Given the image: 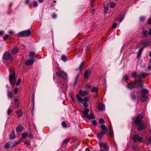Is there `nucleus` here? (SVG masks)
<instances>
[{"label":"nucleus","mask_w":151,"mask_h":151,"mask_svg":"<svg viewBox=\"0 0 151 151\" xmlns=\"http://www.w3.org/2000/svg\"><path fill=\"white\" fill-rule=\"evenodd\" d=\"M100 128L101 131L97 134V136L99 139H101L105 134H107L108 132L107 128L104 124H101Z\"/></svg>","instance_id":"1"},{"label":"nucleus","mask_w":151,"mask_h":151,"mask_svg":"<svg viewBox=\"0 0 151 151\" xmlns=\"http://www.w3.org/2000/svg\"><path fill=\"white\" fill-rule=\"evenodd\" d=\"M10 72L9 76L10 83L11 85H14L15 84L16 81L15 71L14 70L11 69Z\"/></svg>","instance_id":"2"},{"label":"nucleus","mask_w":151,"mask_h":151,"mask_svg":"<svg viewBox=\"0 0 151 151\" xmlns=\"http://www.w3.org/2000/svg\"><path fill=\"white\" fill-rule=\"evenodd\" d=\"M88 94V93L86 91H83L80 90L79 91V94H77L76 97L78 101L80 102H83V99L81 96H84L87 95Z\"/></svg>","instance_id":"3"},{"label":"nucleus","mask_w":151,"mask_h":151,"mask_svg":"<svg viewBox=\"0 0 151 151\" xmlns=\"http://www.w3.org/2000/svg\"><path fill=\"white\" fill-rule=\"evenodd\" d=\"M143 118L142 115L139 114L137 116L134 118L133 119V122L136 125L139 124L142 122Z\"/></svg>","instance_id":"4"},{"label":"nucleus","mask_w":151,"mask_h":151,"mask_svg":"<svg viewBox=\"0 0 151 151\" xmlns=\"http://www.w3.org/2000/svg\"><path fill=\"white\" fill-rule=\"evenodd\" d=\"M31 34V32L29 29L22 31L18 33V37H26Z\"/></svg>","instance_id":"5"},{"label":"nucleus","mask_w":151,"mask_h":151,"mask_svg":"<svg viewBox=\"0 0 151 151\" xmlns=\"http://www.w3.org/2000/svg\"><path fill=\"white\" fill-rule=\"evenodd\" d=\"M56 74L58 76H60L64 79L66 78L67 76L66 73L61 70H59L58 72H56Z\"/></svg>","instance_id":"6"},{"label":"nucleus","mask_w":151,"mask_h":151,"mask_svg":"<svg viewBox=\"0 0 151 151\" xmlns=\"http://www.w3.org/2000/svg\"><path fill=\"white\" fill-rule=\"evenodd\" d=\"M137 126V129L139 130H141L145 129L146 127V124L144 123L141 122L139 124L136 125Z\"/></svg>","instance_id":"7"},{"label":"nucleus","mask_w":151,"mask_h":151,"mask_svg":"<svg viewBox=\"0 0 151 151\" xmlns=\"http://www.w3.org/2000/svg\"><path fill=\"white\" fill-rule=\"evenodd\" d=\"M133 139L135 142H141L142 140V137H139L138 135L136 134L133 136Z\"/></svg>","instance_id":"8"},{"label":"nucleus","mask_w":151,"mask_h":151,"mask_svg":"<svg viewBox=\"0 0 151 151\" xmlns=\"http://www.w3.org/2000/svg\"><path fill=\"white\" fill-rule=\"evenodd\" d=\"M91 75V70L90 69H88L85 71L84 74V77L86 79L90 77Z\"/></svg>","instance_id":"9"},{"label":"nucleus","mask_w":151,"mask_h":151,"mask_svg":"<svg viewBox=\"0 0 151 151\" xmlns=\"http://www.w3.org/2000/svg\"><path fill=\"white\" fill-rule=\"evenodd\" d=\"M99 145L101 148H104L105 150L108 151L109 147L106 144L100 142Z\"/></svg>","instance_id":"10"},{"label":"nucleus","mask_w":151,"mask_h":151,"mask_svg":"<svg viewBox=\"0 0 151 151\" xmlns=\"http://www.w3.org/2000/svg\"><path fill=\"white\" fill-rule=\"evenodd\" d=\"M88 101V99L87 97H85L83 99V105L86 107L88 106V105L87 103V101Z\"/></svg>","instance_id":"11"},{"label":"nucleus","mask_w":151,"mask_h":151,"mask_svg":"<svg viewBox=\"0 0 151 151\" xmlns=\"http://www.w3.org/2000/svg\"><path fill=\"white\" fill-rule=\"evenodd\" d=\"M147 95L145 94H142L140 97V100L142 102H145L146 101L147 99Z\"/></svg>","instance_id":"12"},{"label":"nucleus","mask_w":151,"mask_h":151,"mask_svg":"<svg viewBox=\"0 0 151 151\" xmlns=\"http://www.w3.org/2000/svg\"><path fill=\"white\" fill-rule=\"evenodd\" d=\"M134 80L137 82L138 83V85L141 87L142 88L143 87V83L142 82L140 79L137 80L136 78H134Z\"/></svg>","instance_id":"13"},{"label":"nucleus","mask_w":151,"mask_h":151,"mask_svg":"<svg viewBox=\"0 0 151 151\" xmlns=\"http://www.w3.org/2000/svg\"><path fill=\"white\" fill-rule=\"evenodd\" d=\"M34 61V60L33 59H27L26 61V64L27 65H31L33 64Z\"/></svg>","instance_id":"14"},{"label":"nucleus","mask_w":151,"mask_h":151,"mask_svg":"<svg viewBox=\"0 0 151 151\" xmlns=\"http://www.w3.org/2000/svg\"><path fill=\"white\" fill-rule=\"evenodd\" d=\"M10 58V54L8 52H6L5 53L3 56V58L4 60H8Z\"/></svg>","instance_id":"15"},{"label":"nucleus","mask_w":151,"mask_h":151,"mask_svg":"<svg viewBox=\"0 0 151 151\" xmlns=\"http://www.w3.org/2000/svg\"><path fill=\"white\" fill-rule=\"evenodd\" d=\"M130 96L131 99L134 100H135L138 98V96L137 95H137L136 94H135L134 92L133 93L131 94Z\"/></svg>","instance_id":"16"},{"label":"nucleus","mask_w":151,"mask_h":151,"mask_svg":"<svg viewBox=\"0 0 151 151\" xmlns=\"http://www.w3.org/2000/svg\"><path fill=\"white\" fill-rule=\"evenodd\" d=\"M98 108L99 111H103L105 109V106L102 103H100L99 104Z\"/></svg>","instance_id":"17"},{"label":"nucleus","mask_w":151,"mask_h":151,"mask_svg":"<svg viewBox=\"0 0 151 151\" xmlns=\"http://www.w3.org/2000/svg\"><path fill=\"white\" fill-rule=\"evenodd\" d=\"M79 76H80L79 74L78 73L77 75L75 78L74 83L73 84L74 87H75L76 86V85H77V83L78 82V80L79 78Z\"/></svg>","instance_id":"18"},{"label":"nucleus","mask_w":151,"mask_h":151,"mask_svg":"<svg viewBox=\"0 0 151 151\" xmlns=\"http://www.w3.org/2000/svg\"><path fill=\"white\" fill-rule=\"evenodd\" d=\"M9 138L10 139H13L15 138L16 136L15 134L14 131L13 130L12 132L9 134Z\"/></svg>","instance_id":"19"},{"label":"nucleus","mask_w":151,"mask_h":151,"mask_svg":"<svg viewBox=\"0 0 151 151\" xmlns=\"http://www.w3.org/2000/svg\"><path fill=\"white\" fill-rule=\"evenodd\" d=\"M89 119H93L95 117L94 116V114L92 113H90L89 115H88L86 116Z\"/></svg>","instance_id":"20"},{"label":"nucleus","mask_w":151,"mask_h":151,"mask_svg":"<svg viewBox=\"0 0 151 151\" xmlns=\"http://www.w3.org/2000/svg\"><path fill=\"white\" fill-rule=\"evenodd\" d=\"M109 133L110 136L112 137L113 136V131L112 127L110 126H109Z\"/></svg>","instance_id":"21"},{"label":"nucleus","mask_w":151,"mask_h":151,"mask_svg":"<svg viewBox=\"0 0 151 151\" xmlns=\"http://www.w3.org/2000/svg\"><path fill=\"white\" fill-rule=\"evenodd\" d=\"M23 129V128L22 126L20 125H18L16 127V130L17 132H19L21 131Z\"/></svg>","instance_id":"22"},{"label":"nucleus","mask_w":151,"mask_h":151,"mask_svg":"<svg viewBox=\"0 0 151 151\" xmlns=\"http://www.w3.org/2000/svg\"><path fill=\"white\" fill-rule=\"evenodd\" d=\"M16 114L17 115L18 117H20L22 116L23 114V112L22 111L20 110H18L16 112Z\"/></svg>","instance_id":"23"},{"label":"nucleus","mask_w":151,"mask_h":151,"mask_svg":"<svg viewBox=\"0 0 151 151\" xmlns=\"http://www.w3.org/2000/svg\"><path fill=\"white\" fill-rule=\"evenodd\" d=\"M19 50V49L18 48L14 47L12 50V52L13 54H15L17 53Z\"/></svg>","instance_id":"24"},{"label":"nucleus","mask_w":151,"mask_h":151,"mask_svg":"<svg viewBox=\"0 0 151 151\" xmlns=\"http://www.w3.org/2000/svg\"><path fill=\"white\" fill-rule=\"evenodd\" d=\"M35 55V53L33 51H31L29 53V57L30 58H34Z\"/></svg>","instance_id":"25"},{"label":"nucleus","mask_w":151,"mask_h":151,"mask_svg":"<svg viewBox=\"0 0 151 151\" xmlns=\"http://www.w3.org/2000/svg\"><path fill=\"white\" fill-rule=\"evenodd\" d=\"M141 92L142 94H145V95H147L148 94V91L146 88H142Z\"/></svg>","instance_id":"26"},{"label":"nucleus","mask_w":151,"mask_h":151,"mask_svg":"<svg viewBox=\"0 0 151 151\" xmlns=\"http://www.w3.org/2000/svg\"><path fill=\"white\" fill-rule=\"evenodd\" d=\"M89 111L88 109L87 108H85L84 109V110L83 111V112L84 115L87 116L88 115Z\"/></svg>","instance_id":"27"},{"label":"nucleus","mask_w":151,"mask_h":151,"mask_svg":"<svg viewBox=\"0 0 151 151\" xmlns=\"http://www.w3.org/2000/svg\"><path fill=\"white\" fill-rule=\"evenodd\" d=\"M141 74L142 75V78H144L145 77L149 76V74L143 72H141Z\"/></svg>","instance_id":"28"},{"label":"nucleus","mask_w":151,"mask_h":151,"mask_svg":"<svg viewBox=\"0 0 151 151\" xmlns=\"http://www.w3.org/2000/svg\"><path fill=\"white\" fill-rule=\"evenodd\" d=\"M143 48H144L143 47H141L140 49L139 50L138 52V55H137V57H138V58H139L140 57V56H141V53H142V51Z\"/></svg>","instance_id":"29"},{"label":"nucleus","mask_w":151,"mask_h":151,"mask_svg":"<svg viewBox=\"0 0 151 151\" xmlns=\"http://www.w3.org/2000/svg\"><path fill=\"white\" fill-rule=\"evenodd\" d=\"M84 65V61L80 65L79 68H80V70L81 71L83 69V66Z\"/></svg>","instance_id":"30"},{"label":"nucleus","mask_w":151,"mask_h":151,"mask_svg":"<svg viewBox=\"0 0 151 151\" xmlns=\"http://www.w3.org/2000/svg\"><path fill=\"white\" fill-rule=\"evenodd\" d=\"M127 87L128 88L130 89H132L134 88V86L131 83L129 84L128 83L127 85Z\"/></svg>","instance_id":"31"},{"label":"nucleus","mask_w":151,"mask_h":151,"mask_svg":"<svg viewBox=\"0 0 151 151\" xmlns=\"http://www.w3.org/2000/svg\"><path fill=\"white\" fill-rule=\"evenodd\" d=\"M91 91L93 92H96L97 93L98 91V89L95 87H94L91 89Z\"/></svg>","instance_id":"32"},{"label":"nucleus","mask_w":151,"mask_h":151,"mask_svg":"<svg viewBox=\"0 0 151 151\" xmlns=\"http://www.w3.org/2000/svg\"><path fill=\"white\" fill-rule=\"evenodd\" d=\"M7 95L9 98H12L13 97L12 93V92L9 91L8 92Z\"/></svg>","instance_id":"33"},{"label":"nucleus","mask_w":151,"mask_h":151,"mask_svg":"<svg viewBox=\"0 0 151 151\" xmlns=\"http://www.w3.org/2000/svg\"><path fill=\"white\" fill-rule=\"evenodd\" d=\"M147 143L148 144H149L151 143V136L149 137L147 139Z\"/></svg>","instance_id":"34"},{"label":"nucleus","mask_w":151,"mask_h":151,"mask_svg":"<svg viewBox=\"0 0 151 151\" xmlns=\"http://www.w3.org/2000/svg\"><path fill=\"white\" fill-rule=\"evenodd\" d=\"M116 6V4L115 3L111 2L109 4V6L112 8H113L115 7Z\"/></svg>","instance_id":"35"},{"label":"nucleus","mask_w":151,"mask_h":151,"mask_svg":"<svg viewBox=\"0 0 151 151\" xmlns=\"http://www.w3.org/2000/svg\"><path fill=\"white\" fill-rule=\"evenodd\" d=\"M151 44V42H147L145 43H144V45L146 46L147 47L150 45Z\"/></svg>","instance_id":"36"},{"label":"nucleus","mask_w":151,"mask_h":151,"mask_svg":"<svg viewBox=\"0 0 151 151\" xmlns=\"http://www.w3.org/2000/svg\"><path fill=\"white\" fill-rule=\"evenodd\" d=\"M21 142V140L19 139L17 142L15 143L12 147V148L19 144Z\"/></svg>","instance_id":"37"},{"label":"nucleus","mask_w":151,"mask_h":151,"mask_svg":"<svg viewBox=\"0 0 151 151\" xmlns=\"http://www.w3.org/2000/svg\"><path fill=\"white\" fill-rule=\"evenodd\" d=\"M99 124H103L105 123V121L103 119L101 118L99 119Z\"/></svg>","instance_id":"38"},{"label":"nucleus","mask_w":151,"mask_h":151,"mask_svg":"<svg viewBox=\"0 0 151 151\" xmlns=\"http://www.w3.org/2000/svg\"><path fill=\"white\" fill-rule=\"evenodd\" d=\"M27 136H28L31 139H32L33 138L32 134L31 132H30L29 133H27Z\"/></svg>","instance_id":"39"},{"label":"nucleus","mask_w":151,"mask_h":151,"mask_svg":"<svg viewBox=\"0 0 151 151\" xmlns=\"http://www.w3.org/2000/svg\"><path fill=\"white\" fill-rule=\"evenodd\" d=\"M9 145L8 143H7L5 144L4 147L6 149H8L9 148Z\"/></svg>","instance_id":"40"},{"label":"nucleus","mask_w":151,"mask_h":151,"mask_svg":"<svg viewBox=\"0 0 151 151\" xmlns=\"http://www.w3.org/2000/svg\"><path fill=\"white\" fill-rule=\"evenodd\" d=\"M61 60L63 61H66V56L64 55H63L61 56Z\"/></svg>","instance_id":"41"},{"label":"nucleus","mask_w":151,"mask_h":151,"mask_svg":"<svg viewBox=\"0 0 151 151\" xmlns=\"http://www.w3.org/2000/svg\"><path fill=\"white\" fill-rule=\"evenodd\" d=\"M132 77L135 78H136V77L137 75L136 72H132Z\"/></svg>","instance_id":"42"},{"label":"nucleus","mask_w":151,"mask_h":151,"mask_svg":"<svg viewBox=\"0 0 151 151\" xmlns=\"http://www.w3.org/2000/svg\"><path fill=\"white\" fill-rule=\"evenodd\" d=\"M69 140V139H66L63 141V143L65 144H67L68 143Z\"/></svg>","instance_id":"43"},{"label":"nucleus","mask_w":151,"mask_h":151,"mask_svg":"<svg viewBox=\"0 0 151 151\" xmlns=\"http://www.w3.org/2000/svg\"><path fill=\"white\" fill-rule=\"evenodd\" d=\"M62 125L64 128H66L67 127V124L64 121L62 122Z\"/></svg>","instance_id":"44"},{"label":"nucleus","mask_w":151,"mask_h":151,"mask_svg":"<svg viewBox=\"0 0 151 151\" xmlns=\"http://www.w3.org/2000/svg\"><path fill=\"white\" fill-rule=\"evenodd\" d=\"M34 104H33L32 107V115H33L34 112Z\"/></svg>","instance_id":"45"},{"label":"nucleus","mask_w":151,"mask_h":151,"mask_svg":"<svg viewBox=\"0 0 151 151\" xmlns=\"http://www.w3.org/2000/svg\"><path fill=\"white\" fill-rule=\"evenodd\" d=\"M139 19L141 22H143L145 20V18L144 17H140Z\"/></svg>","instance_id":"46"},{"label":"nucleus","mask_w":151,"mask_h":151,"mask_svg":"<svg viewBox=\"0 0 151 151\" xmlns=\"http://www.w3.org/2000/svg\"><path fill=\"white\" fill-rule=\"evenodd\" d=\"M12 110L10 109H9L7 111V114L9 115H10L12 112Z\"/></svg>","instance_id":"47"},{"label":"nucleus","mask_w":151,"mask_h":151,"mask_svg":"<svg viewBox=\"0 0 151 151\" xmlns=\"http://www.w3.org/2000/svg\"><path fill=\"white\" fill-rule=\"evenodd\" d=\"M21 79H18L17 81V83H16V85L17 86H18L19 85V84H20V83L21 82Z\"/></svg>","instance_id":"48"},{"label":"nucleus","mask_w":151,"mask_h":151,"mask_svg":"<svg viewBox=\"0 0 151 151\" xmlns=\"http://www.w3.org/2000/svg\"><path fill=\"white\" fill-rule=\"evenodd\" d=\"M27 133L26 132L23 133L22 134V136L23 138L27 136Z\"/></svg>","instance_id":"49"},{"label":"nucleus","mask_w":151,"mask_h":151,"mask_svg":"<svg viewBox=\"0 0 151 151\" xmlns=\"http://www.w3.org/2000/svg\"><path fill=\"white\" fill-rule=\"evenodd\" d=\"M85 87L86 89H90L91 88V86L88 84L86 85Z\"/></svg>","instance_id":"50"},{"label":"nucleus","mask_w":151,"mask_h":151,"mask_svg":"<svg viewBox=\"0 0 151 151\" xmlns=\"http://www.w3.org/2000/svg\"><path fill=\"white\" fill-rule=\"evenodd\" d=\"M123 18L124 16H123V15H121L119 16V19L120 22H121L123 20Z\"/></svg>","instance_id":"51"},{"label":"nucleus","mask_w":151,"mask_h":151,"mask_svg":"<svg viewBox=\"0 0 151 151\" xmlns=\"http://www.w3.org/2000/svg\"><path fill=\"white\" fill-rule=\"evenodd\" d=\"M9 37V35H6L3 37V39L4 40H6Z\"/></svg>","instance_id":"52"},{"label":"nucleus","mask_w":151,"mask_h":151,"mask_svg":"<svg viewBox=\"0 0 151 151\" xmlns=\"http://www.w3.org/2000/svg\"><path fill=\"white\" fill-rule=\"evenodd\" d=\"M129 78V77L127 75H124L123 77V79L125 80H127Z\"/></svg>","instance_id":"53"},{"label":"nucleus","mask_w":151,"mask_h":151,"mask_svg":"<svg viewBox=\"0 0 151 151\" xmlns=\"http://www.w3.org/2000/svg\"><path fill=\"white\" fill-rule=\"evenodd\" d=\"M33 5L34 6L36 7L38 6V3L36 1H34L33 2Z\"/></svg>","instance_id":"54"},{"label":"nucleus","mask_w":151,"mask_h":151,"mask_svg":"<svg viewBox=\"0 0 151 151\" xmlns=\"http://www.w3.org/2000/svg\"><path fill=\"white\" fill-rule=\"evenodd\" d=\"M19 106V103L18 102L16 103L14 107L15 108H16L17 109H18Z\"/></svg>","instance_id":"55"},{"label":"nucleus","mask_w":151,"mask_h":151,"mask_svg":"<svg viewBox=\"0 0 151 151\" xmlns=\"http://www.w3.org/2000/svg\"><path fill=\"white\" fill-rule=\"evenodd\" d=\"M147 31L143 30L142 31V34L144 35H146V34L147 33Z\"/></svg>","instance_id":"56"},{"label":"nucleus","mask_w":151,"mask_h":151,"mask_svg":"<svg viewBox=\"0 0 151 151\" xmlns=\"http://www.w3.org/2000/svg\"><path fill=\"white\" fill-rule=\"evenodd\" d=\"M117 24L116 22L112 24V27L114 28H116L117 27Z\"/></svg>","instance_id":"57"},{"label":"nucleus","mask_w":151,"mask_h":151,"mask_svg":"<svg viewBox=\"0 0 151 151\" xmlns=\"http://www.w3.org/2000/svg\"><path fill=\"white\" fill-rule=\"evenodd\" d=\"M18 90L17 88H16L14 89V92L15 94H16L18 91Z\"/></svg>","instance_id":"58"},{"label":"nucleus","mask_w":151,"mask_h":151,"mask_svg":"<svg viewBox=\"0 0 151 151\" xmlns=\"http://www.w3.org/2000/svg\"><path fill=\"white\" fill-rule=\"evenodd\" d=\"M24 144L26 145L27 146L30 145V143L27 141H24Z\"/></svg>","instance_id":"59"},{"label":"nucleus","mask_w":151,"mask_h":151,"mask_svg":"<svg viewBox=\"0 0 151 151\" xmlns=\"http://www.w3.org/2000/svg\"><path fill=\"white\" fill-rule=\"evenodd\" d=\"M92 123L94 126H96L97 124V122L96 121L94 120L93 121Z\"/></svg>","instance_id":"60"},{"label":"nucleus","mask_w":151,"mask_h":151,"mask_svg":"<svg viewBox=\"0 0 151 151\" xmlns=\"http://www.w3.org/2000/svg\"><path fill=\"white\" fill-rule=\"evenodd\" d=\"M147 23L148 24H151V18L149 19L147 21Z\"/></svg>","instance_id":"61"},{"label":"nucleus","mask_w":151,"mask_h":151,"mask_svg":"<svg viewBox=\"0 0 151 151\" xmlns=\"http://www.w3.org/2000/svg\"><path fill=\"white\" fill-rule=\"evenodd\" d=\"M137 147L136 145H134L133 146L132 149L134 150H137Z\"/></svg>","instance_id":"62"},{"label":"nucleus","mask_w":151,"mask_h":151,"mask_svg":"<svg viewBox=\"0 0 151 151\" xmlns=\"http://www.w3.org/2000/svg\"><path fill=\"white\" fill-rule=\"evenodd\" d=\"M56 17V15L55 14H53L52 15V17L53 19H55Z\"/></svg>","instance_id":"63"},{"label":"nucleus","mask_w":151,"mask_h":151,"mask_svg":"<svg viewBox=\"0 0 151 151\" xmlns=\"http://www.w3.org/2000/svg\"><path fill=\"white\" fill-rule=\"evenodd\" d=\"M9 34H10L11 35H13V33H14V32L13 31H9Z\"/></svg>","instance_id":"64"}]
</instances>
